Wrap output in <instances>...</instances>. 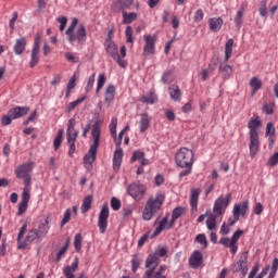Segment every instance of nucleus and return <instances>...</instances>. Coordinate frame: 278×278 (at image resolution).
I'll use <instances>...</instances> for the list:
<instances>
[{
	"label": "nucleus",
	"instance_id": "obj_1",
	"mask_svg": "<svg viewBox=\"0 0 278 278\" xmlns=\"http://www.w3.org/2000/svg\"><path fill=\"white\" fill-rule=\"evenodd\" d=\"M31 170H34V163L27 162L15 168V176L17 179H24V189L22 192V201L18 204V216H23L25 212H27V207H29V199L31 195L29 194V186H31Z\"/></svg>",
	"mask_w": 278,
	"mask_h": 278
},
{
	"label": "nucleus",
	"instance_id": "obj_2",
	"mask_svg": "<svg viewBox=\"0 0 278 278\" xmlns=\"http://www.w3.org/2000/svg\"><path fill=\"white\" fill-rule=\"evenodd\" d=\"M231 201V193H228L225 198L220 197L215 200L213 206V214H210L206 219V227L210 231L216 230V218L223 216L229 206V202Z\"/></svg>",
	"mask_w": 278,
	"mask_h": 278
},
{
	"label": "nucleus",
	"instance_id": "obj_3",
	"mask_svg": "<svg viewBox=\"0 0 278 278\" xmlns=\"http://www.w3.org/2000/svg\"><path fill=\"white\" fill-rule=\"evenodd\" d=\"M92 144L90 146L88 153L84 157V162L87 166H92L94 160H97V151L99 149V142L101 140V121L97 119L91 128Z\"/></svg>",
	"mask_w": 278,
	"mask_h": 278
},
{
	"label": "nucleus",
	"instance_id": "obj_4",
	"mask_svg": "<svg viewBox=\"0 0 278 278\" xmlns=\"http://www.w3.org/2000/svg\"><path fill=\"white\" fill-rule=\"evenodd\" d=\"M164 194L162 192L156 193L155 197H150L146 203V206L142 212L143 220H151L155 214L162 210V205L164 204Z\"/></svg>",
	"mask_w": 278,
	"mask_h": 278
},
{
	"label": "nucleus",
	"instance_id": "obj_5",
	"mask_svg": "<svg viewBox=\"0 0 278 278\" xmlns=\"http://www.w3.org/2000/svg\"><path fill=\"white\" fill-rule=\"evenodd\" d=\"M160 266V257L157 254L151 253L146 260V270L144 275L147 278H166L164 273H166V267L160 266L159 270L155 271V268Z\"/></svg>",
	"mask_w": 278,
	"mask_h": 278
},
{
	"label": "nucleus",
	"instance_id": "obj_6",
	"mask_svg": "<svg viewBox=\"0 0 278 278\" xmlns=\"http://www.w3.org/2000/svg\"><path fill=\"white\" fill-rule=\"evenodd\" d=\"M26 231H27V223H24L17 235V249L20 251H25L28 244H31V242L40 238V233L38 232V229H31L27 232L25 240H23V237L25 236Z\"/></svg>",
	"mask_w": 278,
	"mask_h": 278
},
{
	"label": "nucleus",
	"instance_id": "obj_7",
	"mask_svg": "<svg viewBox=\"0 0 278 278\" xmlns=\"http://www.w3.org/2000/svg\"><path fill=\"white\" fill-rule=\"evenodd\" d=\"M175 162L179 168L190 167L194 164V152L188 148H180L176 152Z\"/></svg>",
	"mask_w": 278,
	"mask_h": 278
},
{
	"label": "nucleus",
	"instance_id": "obj_8",
	"mask_svg": "<svg viewBox=\"0 0 278 278\" xmlns=\"http://www.w3.org/2000/svg\"><path fill=\"white\" fill-rule=\"evenodd\" d=\"M27 114H29L28 106H15L10 109L8 113L2 116V125H12V121H16V118H23V116H27Z\"/></svg>",
	"mask_w": 278,
	"mask_h": 278
},
{
	"label": "nucleus",
	"instance_id": "obj_9",
	"mask_svg": "<svg viewBox=\"0 0 278 278\" xmlns=\"http://www.w3.org/2000/svg\"><path fill=\"white\" fill-rule=\"evenodd\" d=\"M104 47H105L106 53L111 55L112 60L117 62L121 68H125L127 66V61L121 59V54H118V46L116 45V42L112 40L111 36L106 38Z\"/></svg>",
	"mask_w": 278,
	"mask_h": 278
},
{
	"label": "nucleus",
	"instance_id": "obj_10",
	"mask_svg": "<svg viewBox=\"0 0 278 278\" xmlns=\"http://www.w3.org/2000/svg\"><path fill=\"white\" fill-rule=\"evenodd\" d=\"M127 192L131 199L142 201V199H144V194H147V187L142 184L132 182L128 185Z\"/></svg>",
	"mask_w": 278,
	"mask_h": 278
},
{
	"label": "nucleus",
	"instance_id": "obj_11",
	"mask_svg": "<svg viewBox=\"0 0 278 278\" xmlns=\"http://www.w3.org/2000/svg\"><path fill=\"white\" fill-rule=\"evenodd\" d=\"M249 252H243L239 258V262L235 263L232 266V273H241L242 277H247L249 273Z\"/></svg>",
	"mask_w": 278,
	"mask_h": 278
},
{
	"label": "nucleus",
	"instance_id": "obj_12",
	"mask_svg": "<svg viewBox=\"0 0 278 278\" xmlns=\"http://www.w3.org/2000/svg\"><path fill=\"white\" fill-rule=\"evenodd\" d=\"M108 218H110V206L104 204L100 211L98 218V227L100 229V233H105L108 229Z\"/></svg>",
	"mask_w": 278,
	"mask_h": 278
},
{
	"label": "nucleus",
	"instance_id": "obj_13",
	"mask_svg": "<svg viewBox=\"0 0 278 278\" xmlns=\"http://www.w3.org/2000/svg\"><path fill=\"white\" fill-rule=\"evenodd\" d=\"M79 268V258H75L71 265L63 268V275L65 278H75V271ZM77 278H88L86 274L81 273Z\"/></svg>",
	"mask_w": 278,
	"mask_h": 278
},
{
	"label": "nucleus",
	"instance_id": "obj_14",
	"mask_svg": "<svg viewBox=\"0 0 278 278\" xmlns=\"http://www.w3.org/2000/svg\"><path fill=\"white\" fill-rule=\"evenodd\" d=\"M39 53H40V37L37 36L35 38L33 50L30 53V62H29L30 68H34V66H36L38 62H40V58L38 56Z\"/></svg>",
	"mask_w": 278,
	"mask_h": 278
},
{
	"label": "nucleus",
	"instance_id": "obj_15",
	"mask_svg": "<svg viewBox=\"0 0 278 278\" xmlns=\"http://www.w3.org/2000/svg\"><path fill=\"white\" fill-rule=\"evenodd\" d=\"M144 48H143V53L144 55H153L155 53V40L156 37L155 36H151V35H146L144 37Z\"/></svg>",
	"mask_w": 278,
	"mask_h": 278
},
{
	"label": "nucleus",
	"instance_id": "obj_16",
	"mask_svg": "<svg viewBox=\"0 0 278 278\" xmlns=\"http://www.w3.org/2000/svg\"><path fill=\"white\" fill-rule=\"evenodd\" d=\"M201 264H203V254L199 250H195L189 257V266L197 270L201 268Z\"/></svg>",
	"mask_w": 278,
	"mask_h": 278
},
{
	"label": "nucleus",
	"instance_id": "obj_17",
	"mask_svg": "<svg viewBox=\"0 0 278 278\" xmlns=\"http://www.w3.org/2000/svg\"><path fill=\"white\" fill-rule=\"evenodd\" d=\"M260 127H262V121H260V116L251 117L248 123L250 136H260Z\"/></svg>",
	"mask_w": 278,
	"mask_h": 278
},
{
	"label": "nucleus",
	"instance_id": "obj_18",
	"mask_svg": "<svg viewBox=\"0 0 278 278\" xmlns=\"http://www.w3.org/2000/svg\"><path fill=\"white\" fill-rule=\"evenodd\" d=\"M250 157H255L260 151V135H250Z\"/></svg>",
	"mask_w": 278,
	"mask_h": 278
},
{
	"label": "nucleus",
	"instance_id": "obj_19",
	"mask_svg": "<svg viewBox=\"0 0 278 278\" xmlns=\"http://www.w3.org/2000/svg\"><path fill=\"white\" fill-rule=\"evenodd\" d=\"M265 136H266V138H268L269 148L273 149V147L275 146V142L277 140V136H276L275 125L270 122L267 123V125H266Z\"/></svg>",
	"mask_w": 278,
	"mask_h": 278
},
{
	"label": "nucleus",
	"instance_id": "obj_20",
	"mask_svg": "<svg viewBox=\"0 0 278 278\" xmlns=\"http://www.w3.org/2000/svg\"><path fill=\"white\" fill-rule=\"evenodd\" d=\"M73 39H71V36L67 37L68 42H75V40H78L79 43L81 42H86V26H84V24H80L78 26V29L75 33H73Z\"/></svg>",
	"mask_w": 278,
	"mask_h": 278
},
{
	"label": "nucleus",
	"instance_id": "obj_21",
	"mask_svg": "<svg viewBox=\"0 0 278 278\" xmlns=\"http://www.w3.org/2000/svg\"><path fill=\"white\" fill-rule=\"evenodd\" d=\"M134 5V0H117L113 4V12H124V10H129Z\"/></svg>",
	"mask_w": 278,
	"mask_h": 278
},
{
	"label": "nucleus",
	"instance_id": "obj_22",
	"mask_svg": "<svg viewBox=\"0 0 278 278\" xmlns=\"http://www.w3.org/2000/svg\"><path fill=\"white\" fill-rule=\"evenodd\" d=\"M26 47H27V39L25 37H21L16 39L13 48L15 55H23V53H25Z\"/></svg>",
	"mask_w": 278,
	"mask_h": 278
},
{
	"label": "nucleus",
	"instance_id": "obj_23",
	"mask_svg": "<svg viewBox=\"0 0 278 278\" xmlns=\"http://www.w3.org/2000/svg\"><path fill=\"white\" fill-rule=\"evenodd\" d=\"M79 136V130H75L73 137H66L67 144H68V155L73 157L75 155L76 147L75 143L77 142V138Z\"/></svg>",
	"mask_w": 278,
	"mask_h": 278
},
{
	"label": "nucleus",
	"instance_id": "obj_24",
	"mask_svg": "<svg viewBox=\"0 0 278 278\" xmlns=\"http://www.w3.org/2000/svg\"><path fill=\"white\" fill-rule=\"evenodd\" d=\"M140 116L141 118L139 121V131L144 134V131L151 127V117L147 113H142Z\"/></svg>",
	"mask_w": 278,
	"mask_h": 278
},
{
	"label": "nucleus",
	"instance_id": "obj_25",
	"mask_svg": "<svg viewBox=\"0 0 278 278\" xmlns=\"http://www.w3.org/2000/svg\"><path fill=\"white\" fill-rule=\"evenodd\" d=\"M134 162H139L141 166H147V164H149V160L144 157V152L140 150H137L132 153L130 163L134 164Z\"/></svg>",
	"mask_w": 278,
	"mask_h": 278
},
{
	"label": "nucleus",
	"instance_id": "obj_26",
	"mask_svg": "<svg viewBox=\"0 0 278 278\" xmlns=\"http://www.w3.org/2000/svg\"><path fill=\"white\" fill-rule=\"evenodd\" d=\"M200 194H201V190L191 189L189 203H190L191 210H193L194 212H197V210L199 207V195Z\"/></svg>",
	"mask_w": 278,
	"mask_h": 278
},
{
	"label": "nucleus",
	"instance_id": "obj_27",
	"mask_svg": "<svg viewBox=\"0 0 278 278\" xmlns=\"http://www.w3.org/2000/svg\"><path fill=\"white\" fill-rule=\"evenodd\" d=\"M236 210L238 211V217L242 216L244 218L249 212V202L243 201L240 204H235L232 214H236Z\"/></svg>",
	"mask_w": 278,
	"mask_h": 278
},
{
	"label": "nucleus",
	"instance_id": "obj_28",
	"mask_svg": "<svg viewBox=\"0 0 278 278\" xmlns=\"http://www.w3.org/2000/svg\"><path fill=\"white\" fill-rule=\"evenodd\" d=\"M121 164H123V149L117 148L113 156V168L118 170V168H121Z\"/></svg>",
	"mask_w": 278,
	"mask_h": 278
},
{
	"label": "nucleus",
	"instance_id": "obj_29",
	"mask_svg": "<svg viewBox=\"0 0 278 278\" xmlns=\"http://www.w3.org/2000/svg\"><path fill=\"white\" fill-rule=\"evenodd\" d=\"M219 73H222V77L224 81H227V79H231V76L233 75V67L231 65H225L223 67V64L218 67Z\"/></svg>",
	"mask_w": 278,
	"mask_h": 278
},
{
	"label": "nucleus",
	"instance_id": "obj_30",
	"mask_svg": "<svg viewBox=\"0 0 278 278\" xmlns=\"http://www.w3.org/2000/svg\"><path fill=\"white\" fill-rule=\"evenodd\" d=\"M167 227H168V215H166L165 217L162 218L161 222H159V226L155 228L151 238H155L160 236V233H162L165 229H167Z\"/></svg>",
	"mask_w": 278,
	"mask_h": 278
},
{
	"label": "nucleus",
	"instance_id": "obj_31",
	"mask_svg": "<svg viewBox=\"0 0 278 278\" xmlns=\"http://www.w3.org/2000/svg\"><path fill=\"white\" fill-rule=\"evenodd\" d=\"M208 26L211 31H220V28L223 27V18L220 17H212L208 20Z\"/></svg>",
	"mask_w": 278,
	"mask_h": 278
},
{
	"label": "nucleus",
	"instance_id": "obj_32",
	"mask_svg": "<svg viewBox=\"0 0 278 278\" xmlns=\"http://www.w3.org/2000/svg\"><path fill=\"white\" fill-rule=\"evenodd\" d=\"M168 92L172 101H181V90L179 86L173 85L168 87Z\"/></svg>",
	"mask_w": 278,
	"mask_h": 278
},
{
	"label": "nucleus",
	"instance_id": "obj_33",
	"mask_svg": "<svg viewBox=\"0 0 278 278\" xmlns=\"http://www.w3.org/2000/svg\"><path fill=\"white\" fill-rule=\"evenodd\" d=\"M104 97L106 103H112L114 97H116V87H114V85H109L105 89Z\"/></svg>",
	"mask_w": 278,
	"mask_h": 278
},
{
	"label": "nucleus",
	"instance_id": "obj_34",
	"mask_svg": "<svg viewBox=\"0 0 278 278\" xmlns=\"http://www.w3.org/2000/svg\"><path fill=\"white\" fill-rule=\"evenodd\" d=\"M162 84L169 85L175 81V75L173 74L172 70H165L162 77H161Z\"/></svg>",
	"mask_w": 278,
	"mask_h": 278
},
{
	"label": "nucleus",
	"instance_id": "obj_35",
	"mask_svg": "<svg viewBox=\"0 0 278 278\" xmlns=\"http://www.w3.org/2000/svg\"><path fill=\"white\" fill-rule=\"evenodd\" d=\"M233 53V39H228L225 45V58L224 62H229V58Z\"/></svg>",
	"mask_w": 278,
	"mask_h": 278
},
{
	"label": "nucleus",
	"instance_id": "obj_36",
	"mask_svg": "<svg viewBox=\"0 0 278 278\" xmlns=\"http://www.w3.org/2000/svg\"><path fill=\"white\" fill-rule=\"evenodd\" d=\"M137 18L138 14L136 12L127 13V11H123V25H129Z\"/></svg>",
	"mask_w": 278,
	"mask_h": 278
},
{
	"label": "nucleus",
	"instance_id": "obj_37",
	"mask_svg": "<svg viewBox=\"0 0 278 278\" xmlns=\"http://www.w3.org/2000/svg\"><path fill=\"white\" fill-rule=\"evenodd\" d=\"M141 103H148L149 105H153L157 101V96L155 92L150 91L148 96H143L140 99Z\"/></svg>",
	"mask_w": 278,
	"mask_h": 278
},
{
	"label": "nucleus",
	"instance_id": "obj_38",
	"mask_svg": "<svg viewBox=\"0 0 278 278\" xmlns=\"http://www.w3.org/2000/svg\"><path fill=\"white\" fill-rule=\"evenodd\" d=\"M75 125H77V121L75 119V117H71L67 123L66 138H72L73 136H75V132H73L75 129Z\"/></svg>",
	"mask_w": 278,
	"mask_h": 278
},
{
	"label": "nucleus",
	"instance_id": "obj_39",
	"mask_svg": "<svg viewBox=\"0 0 278 278\" xmlns=\"http://www.w3.org/2000/svg\"><path fill=\"white\" fill-rule=\"evenodd\" d=\"M49 229H51V227L49 226V218H47L45 223H41L38 226L37 231L39 233V238H41V236H46L47 233H49Z\"/></svg>",
	"mask_w": 278,
	"mask_h": 278
},
{
	"label": "nucleus",
	"instance_id": "obj_40",
	"mask_svg": "<svg viewBox=\"0 0 278 278\" xmlns=\"http://www.w3.org/2000/svg\"><path fill=\"white\" fill-rule=\"evenodd\" d=\"M77 23H79V20H77V17H74L72 20L71 25L68 26V28L66 29L65 34L67 36V38L70 37L71 40H73L75 37L73 36V34L75 33V27H77Z\"/></svg>",
	"mask_w": 278,
	"mask_h": 278
},
{
	"label": "nucleus",
	"instance_id": "obj_41",
	"mask_svg": "<svg viewBox=\"0 0 278 278\" xmlns=\"http://www.w3.org/2000/svg\"><path fill=\"white\" fill-rule=\"evenodd\" d=\"M244 16V8H241L235 15V25L237 29L242 27V17Z\"/></svg>",
	"mask_w": 278,
	"mask_h": 278
},
{
	"label": "nucleus",
	"instance_id": "obj_42",
	"mask_svg": "<svg viewBox=\"0 0 278 278\" xmlns=\"http://www.w3.org/2000/svg\"><path fill=\"white\" fill-rule=\"evenodd\" d=\"M90 207H92V197L91 195H87L84 201H83V205H81V213L86 214V212H88L90 210Z\"/></svg>",
	"mask_w": 278,
	"mask_h": 278
},
{
	"label": "nucleus",
	"instance_id": "obj_43",
	"mask_svg": "<svg viewBox=\"0 0 278 278\" xmlns=\"http://www.w3.org/2000/svg\"><path fill=\"white\" fill-rule=\"evenodd\" d=\"M87 97L84 96L81 98H78L77 100L71 102L67 108H66V112L71 113L73 112V110H75V108H77V105H79V103H84V101H86Z\"/></svg>",
	"mask_w": 278,
	"mask_h": 278
},
{
	"label": "nucleus",
	"instance_id": "obj_44",
	"mask_svg": "<svg viewBox=\"0 0 278 278\" xmlns=\"http://www.w3.org/2000/svg\"><path fill=\"white\" fill-rule=\"evenodd\" d=\"M249 86H251L252 89H254V90H261L262 89V80L254 76L250 79Z\"/></svg>",
	"mask_w": 278,
	"mask_h": 278
},
{
	"label": "nucleus",
	"instance_id": "obj_45",
	"mask_svg": "<svg viewBox=\"0 0 278 278\" xmlns=\"http://www.w3.org/2000/svg\"><path fill=\"white\" fill-rule=\"evenodd\" d=\"M105 81H106L105 74L103 73L99 74L98 81H97V90H96L97 94H99V92L101 91V88L105 86Z\"/></svg>",
	"mask_w": 278,
	"mask_h": 278
},
{
	"label": "nucleus",
	"instance_id": "obj_46",
	"mask_svg": "<svg viewBox=\"0 0 278 278\" xmlns=\"http://www.w3.org/2000/svg\"><path fill=\"white\" fill-rule=\"evenodd\" d=\"M185 212H186V207L178 206L173 210L172 216L174 217V219H178V218H181V216H184Z\"/></svg>",
	"mask_w": 278,
	"mask_h": 278
},
{
	"label": "nucleus",
	"instance_id": "obj_47",
	"mask_svg": "<svg viewBox=\"0 0 278 278\" xmlns=\"http://www.w3.org/2000/svg\"><path fill=\"white\" fill-rule=\"evenodd\" d=\"M277 270H278V258L276 257L273 260L271 268L267 278H275L277 275Z\"/></svg>",
	"mask_w": 278,
	"mask_h": 278
},
{
	"label": "nucleus",
	"instance_id": "obj_48",
	"mask_svg": "<svg viewBox=\"0 0 278 278\" xmlns=\"http://www.w3.org/2000/svg\"><path fill=\"white\" fill-rule=\"evenodd\" d=\"M126 42L132 43L134 42V28L131 26H127L125 29Z\"/></svg>",
	"mask_w": 278,
	"mask_h": 278
},
{
	"label": "nucleus",
	"instance_id": "obj_49",
	"mask_svg": "<svg viewBox=\"0 0 278 278\" xmlns=\"http://www.w3.org/2000/svg\"><path fill=\"white\" fill-rule=\"evenodd\" d=\"M81 240H83L81 233H76L74 237V247L77 253L81 251Z\"/></svg>",
	"mask_w": 278,
	"mask_h": 278
},
{
	"label": "nucleus",
	"instance_id": "obj_50",
	"mask_svg": "<svg viewBox=\"0 0 278 278\" xmlns=\"http://www.w3.org/2000/svg\"><path fill=\"white\" fill-rule=\"evenodd\" d=\"M195 242L201 244L204 249L207 248V237L205 233H200L195 237Z\"/></svg>",
	"mask_w": 278,
	"mask_h": 278
},
{
	"label": "nucleus",
	"instance_id": "obj_51",
	"mask_svg": "<svg viewBox=\"0 0 278 278\" xmlns=\"http://www.w3.org/2000/svg\"><path fill=\"white\" fill-rule=\"evenodd\" d=\"M258 14H260V16H262V17H264V16H266V15L268 14V9H267V2H266V0H263V1L261 2V5H260V8H258Z\"/></svg>",
	"mask_w": 278,
	"mask_h": 278
},
{
	"label": "nucleus",
	"instance_id": "obj_52",
	"mask_svg": "<svg viewBox=\"0 0 278 278\" xmlns=\"http://www.w3.org/2000/svg\"><path fill=\"white\" fill-rule=\"evenodd\" d=\"M263 112L267 114V116H270L275 112V104L274 103H265L263 105Z\"/></svg>",
	"mask_w": 278,
	"mask_h": 278
},
{
	"label": "nucleus",
	"instance_id": "obj_53",
	"mask_svg": "<svg viewBox=\"0 0 278 278\" xmlns=\"http://www.w3.org/2000/svg\"><path fill=\"white\" fill-rule=\"evenodd\" d=\"M138 268H140V258L135 254V255H132V260H131L132 273H136V270H138Z\"/></svg>",
	"mask_w": 278,
	"mask_h": 278
},
{
	"label": "nucleus",
	"instance_id": "obj_54",
	"mask_svg": "<svg viewBox=\"0 0 278 278\" xmlns=\"http://www.w3.org/2000/svg\"><path fill=\"white\" fill-rule=\"evenodd\" d=\"M118 125V118L112 117L110 123V131L112 136H116V127Z\"/></svg>",
	"mask_w": 278,
	"mask_h": 278
},
{
	"label": "nucleus",
	"instance_id": "obj_55",
	"mask_svg": "<svg viewBox=\"0 0 278 278\" xmlns=\"http://www.w3.org/2000/svg\"><path fill=\"white\" fill-rule=\"evenodd\" d=\"M68 244L70 241H67L64 247H62L59 252L56 253V262H60V260H62V255H64V253H66V251H68Z\"/></svg>",
	"mask_w": 278,
	"mask_h": 278
},
{
	"label": "nucleus",
	"instance_id": "obj_56",
	"mask_svg": "<svg viewBox=\"0 0 278 278\" xmlns=\"http://www.w3.org/2000/svg\"><path fill=\"white\" fill-rule=\"evenodd\" d=\"M278 164V151L274 153L271 156H269L267 166L275 167Z\"/></svg>",
	"mask_w": 278,
	"mask_h": 278
},
{
	"label": "nucleus",
	"instance_id": "obj_57",
	"mask_svg": "<svg viewBox=\"0 0 278 278\" xmlns=\"http://www.w3.org/2000/svg\"><path fill=\"white\" fill-rule=\"evenodd\" d=\"M111 207L114 212H118V210H121V200H118V198H112Z\"/></svg>",
	"mask_w": 278,
	"mask_h": 278
},
{
	"label": "nucleus",
	"instance_id": "obj_58",
	"mask_svg": "<svg viewBox=\"0 0 278 278\" xmlns=\"http://www.w3.org/2000/svg\"><path fill=\"white\" fill-rule=\"evenodd\" d=\"M58 23H60V31H64L66 29V23H68V18L66 16H60L56 18Z\"/></svg>",
	"mask_w": 278,
	"mask_h": 278
},
{
	"label": "nucleus",
	"instance_id": "obj_59",
	"mask_svg": "<svg viewBox=\"0 0 278 278\" xmlns=\"http://www.w3.org/2000/svg\"><path fill=\"white\" fill-rule=\"evenodd\" d=\"M94 75L96 74H92L91 76H89L87 86L85 88L86 92H90V90H92V88L94 87Z\"/></svg>",
	"mask_w": 278,
	"mask_h": 278
},
{
	"label": "nucleus",
	"instance_id": "obj_60",
	"mask_svg": "<svg viewBox=\"0 0 278 278\" xmlns=\"http://www.w3.org/2000/svg\"><path fill=\"white\" fill-rule=\"evenodd\" d=\"M70 222H71V211L67 208L64 213L62 220H61V227H64Z\"/></svg>",
	"mask_w": 278,
	"mask_h": 278
},
{
	"label": "nucleus",
	"instance_id": "obj_61",
	"mask_svg": "<svg viewBox=\"0 0 278 278\" xmlns=\"http://www.w3.org/2000/svg\"><path fill=\"white\" fill-rule=\"evenodd\" d=\"M218 68V59H213L211 63L208 64V73H214Z\"/></svg>",
	"mask_w": 278,
	"mask_h": 278
},
{
	"label": "nucleus",
	"instance_id": "obj_62",
	"mask_svg": "<svg viewBox=\"0 0 278 278\" xmlns=\"http://www.w3.org/2000/svg\"><path fill=\"white\" fill-rule=\"evenodd\" d=\"M205 16V13H203V9H199L195 13H194V21L195 23H201V21H203V17Z\"/></svg>",
	"mask_w": 278,
	"mask_h": 278
},
{
	"label": "nucleus",
	"instance_id": "obj_63",
	"mask_svg": "<svg viewBox=\"0 0 278 278\" xmlns=\"http://www.w3.org/2000/svg\"><path fill=\"white\" fill-rule=\"evenodd\" d=\"M167 253L168 251L166 250V248H159L153 254L156 255V257H166Z\"/></svg>",
	"mask_w": 278,
	"mask_h": 278
},
{
	"label": "nucleus",
	"instance_id": "obj_64",
	"mask_svg": "<svg viewBox=\"0 0 278 278\" xmlns=\"http://www.w3.org/2000/svg\"><path fill=\"white\" fill-rule=\"evenodd\" d=\"M242 233H244V232L241 229H238L237 231H235L230 239V242L237 243L238 240H240V236H242Z\"/></svg>",
	"mask_w": 278,
	"mask_h": 278
}]
</instances>
